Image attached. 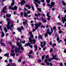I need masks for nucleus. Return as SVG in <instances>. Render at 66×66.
Instances as JSON below:
<instances>
[{
  "label": "nucleus",
  "instance_id": "39",
  "mask_svg": "<svg viewBox=\"0 0 66 66\" xmlns=\"http://www.w3.org/2000/svg\"><path fill=\"white\" fill-rule=\"evenodd\" d=\"M50 0H46V1L47 2V3H50Z\"/></svg>",
  "mask_w": 66,
  "mask_h": 66
},
{
  "label": "nucleus",
  "instance_id": "15",
  "mask_svg": "<svg viewBox=\"0 0 66 66\" xmlns=\"http://www.w3.org/2000/svg\"><path fill=\"white\" fill-rule=\"evenodd\" d=\"M29 34L30 35V36H31V37L33 38V35L32 34V32L30 31L29 32Z\"/></svg>",
  "mask_w": 66,
  "mask_h": 66
},
{
  "label": "nucleus",
  "instance_id": "3",
  "mask_svg": "<svg viewBox=\"0 0 66 66\" xmlns=\"http://www.w3.org/2000/svg\"><path fill=\"white\" fill-rule=\"evenodd\" d=\"M51 32L50 31V29H47L46 30V33H47V34H48L50 35H51V34L53 33V30H52V28H51Z\"/></svg>",
  "mask_w": 66,
  "mask_h": 66
},
{
  "label": "nucleus",
  "instance_id": "41",
  "mask_svg": "<svg viewBox=\"0 0 66 66\" xmlns=\"http://www.w3.org/2000/svg\"><path fill=\"white\" fill-rule=\"evenodd\" d=\"M21 49L22 50H24V48H23V47L22 46H21Z\"/></svg>",
  "mask_w": 66,
  "mask_h": 66
},
{
  "label": "nucleus",
  "instance_id": "43",
  "mask_svg": "<svg viewBox=\"0 0 66 66\" xmlns=\"http://www.w3.org/2000/svg\"><path fill=\"white\" fill-rule=\"evenodd\" d=\"M33 53V51H30V52L29 53V54H32Z\"/></svg>",
  "mask_w": 66,
  "mask_h": 66
},
{
  "label": "nucleus",
  "instance_id": "25",
  "mask_svg": "<svg viewBox=\"0 0 66 66\" xmlns=\"http://www.w3.org/2000/svg\"><path fill=\"white\" fill-rule=\"evenodd\" d=\"M27 22L24 21L23 22V24H24V26L28 25V24L26 23Z\"/></svg>",
  "mask_w": 66,
  "mask_h": 66
},
{
  "label": "nucleus",
  "instance_id": "11",
  "mask_svg": "<svg viewBox=\"0 0 66 66\" xmlns=\"http://www.w3.org/2000/svg\"><path fill=\"white\" fill-rule=\"evenodd\" d=\"M24 3H26V1L23 0H22L21 1V2L20 3L21 5H24Z\"/></svg>",
  "mask_w": 66,
  "mask_h": 66
},
{
  "label": "nucleus",
  "instance_id": "31",
  "mask_svg": "<svg viewBox=\"0 0 66 66\" xmlns=\"http://www.w3.org/2000/svg\"><path fill=\"white\" fill-rule=\"evenodd\" d=\"M17 30L20 33H21V31H21L22 30V28H18Z\"/></svg>",
  "mask_w": 66,
  "mask_h": 66
},
{
  "label": "nucleus",
  "instance_id": "5",
  "mask_svg": "<svg viewBox=\"0 0 66 66\" xmlns=\"http://www.w3.org/2000/svg\"><path fill=\"white\" fill-rule=\"evenodd\" d=\"M55 4V3L54 2H52L51 3V5L49 4H47V5L48 6H50V8H52V6H54Z\"/></svg>",
  "mask_w": 66,
  "mask_h": 66
},
{
  "label": "nucleus",
  "instance_id": "42",
  "mask_svg": "<svg viewBox=\"0 0 66 66\" xmlns=\"http://www.w3.org/2000/svg\"><path fill=\"white\" fill-rule=\"evenodd\" d=\"M59 34H61V33H63V32H62V31L60 30L59 31Z\"/></svg>",
  "mask_w": 66,
  "mask_h": 66
},
{
  "label": "nucleus",
  "instance_id": "16",
  "mask_svg": "<svg viewBox=\"0 0 66 66\" xmlns=\"http://www.w3.org/2000/svg\"><path fill=\"white\" fill-rule=\"evenodd\" d=\"M17 46H19V48H18V50H19L20 49V47L21 46H20V45H19V43H17Z\"/></svg>",
  "mask_w": 66,
  "mask_h": 66
},
{
  "label": "nucleus",
  "instance_id": "44",
  "mask_svg": "<svg viewBox=\"0 0 66 66\" xmlns=\"http://www.w3.org/2000/svg\"><path fill=\"white\" fill-rule=\"evenodd\" d=\"M55 46H56V44H53L52 45V46L53 47H55Z\"/></svg>",
  "mask_w": 66,
  "mask_h": 66
},
{
  "label": "nucleus",
  "instance_id": "52",
  "mask_svg": "<svg viewBox=\"0 0 66 66\" xmlns=\"http://www.w3.org/2000/svg\"><path fill=\"white\" fill-rule=\"evenodd\" d=\"M44 58H45V57H44V56H43L42 57V60H43L44 59Z\"/></svg>",
  "mask_w": 66,
  "mask_h": 66
},
{
  "label": "nucleus",
  "instance_id": "10",
  "mask_svg": "<svg viewBox=\"0 0 66 66\" xmlns=\"http://www.w3.org/2000/svg\"><path fill=\"white\" fill-rule=\"evenodd\" d=\"M65 17L62 18V21L63 23L65 22V21H66V15H64Z\"/></svg>",
  "mask_w": 66,
  "mask_h": 66
},
{
  "label": "nucleus",
  "instance_id": "47",
  "mask_svg": "<svg viewBox=\"0 0 66 66\" xmlns=\"http://www.w3.org/2000/svg\"><path fill=\"white\" fill-rule=\"evenodd\" d=\"M47 33H46L45 34V37H47V36H48V35L47 34Z\"/></svg>",
  "mask_w": 66,
  "mask_h": 66
},
{
  "label": "nucleus",
  "instance_id": "58",
  "mask_svg": "<svg viewBox=\"0 0 66 66\" xmlns=\"http://www.w3.org/2000/svg\"><path fill=\"white\" fill-rule=\"evenodd\" d=\"M14 51L13 50H11V52L12 53H14Z\"/></svg>",
  "mask_w": 66,
  "mask_h": 66
},
{
  "label": "nucleus",
  "instance_id": "21",
  "mask_svg": "<svg viewBox=\"0 0 66 66\" xmlns=\"http://www.w3.org/2000/svg\"><path fill=\"white\" fill-rule=\"evenodd\" d=\"M34 47L35 48V51H36L37 49V46L36 45H34Z\"/></svg>",
  "mask_w": 66,
  "mask_h": 66
},
{
  "label": "nucleus",
  "instance_id": "34",
  "mask_svg": "<svg viewBox=\"0 0 66 66\" xmlns=\"http://www.w3.org/2000/svg\"><path fill=\"white\" fill-rule=\"evenodd\" d=\"M1 44L3 46H5V44L4 43H1Z\"/></svg>",
  "mask_w": 66,
  "mask_h": 66
},
{
  "label": "nucleus",
  "instance_id": "45",
  "mask_svg": "<svg viewBox=\"0 0 66 66\" xmlns=\"http://www.w3.org/2000/svg\"><path fill=\"white\" fill-rule=\"evenodd\" d=\"M59 40H60V38H59V37H57V41H58V42H59Z\"/></svg>",
  "mask_w": 66,
  "mask_h": 66
},
{
  "label": "nucleus",
  "instance_id": "56",
  "mask_svg": "<svg viewBox=\"0 0 66 66\" xmlns=\"http://www.w3.org/2000/svg\"><path fill=\"white\" fill-rule=\"evenodd\" d=\"M30 11H29L26 14H30Z\"/></svg>",
  "mask_w": 66,
  "mask_h": 66
},
{
  "label": "nucleus",
  "instance_id": "48",
  "mask_svg": "<svg viewBox=\"0 0 66 66\" xmlns=\"http://www.w3.org/2000/svg\"><path fill=\"white\" fill-rule=\"evenodd\" d=\"M52 51H53V49L52 48L51 49L50 51V53H51V52H52Z\"/></svg>",
  "mask_w": 66,
  "mask_h": 66
},
{
  "label": "nucleus",
  "instance_id": "7",
  "mask_svg": "<svg viewBox=\"0 0 66 66\" xmlns=\"http://www.w3.org/2000/svg\"><path fill=\"white\" fill-rule=\"evenodd\" d=\"M9 9H11V10H17V7L15 5L14 7L13 8L12 7V6H10L9 7Z\"/></svg>",
  "mask_w": 66,
  "mask_h": 66
},
{
  "label": "nucleus",
  "instance_id": "13",
  "mask_svg": "<svg viewBox=\"0 0 66 66\" xmlns=\"http://www.w3.org/2000/svg\"><path fill=\"white\" fill-rule=\"evenodd\" d=\"M17 49V48H15V52H18V53H21L22 52L20 50H19L18 51H17L16 49Z\"/></svg>",
  "mask_w": 66,
  "mask_h": 66
},
{
  "label": "nucleus",
  "instance_id": "18",
  "mask_svg": "<svg viewBox=\"0 0 66 66\" xmlns=\"http://www.w3.org/2000/svg\"><path fill=\"white\" fill-rule=\"evenodd\" d=\"M11 14H10L9 15L7 14L6 15V17H7V18H9H9H10L11 17Z\"/></svg>",
  "mask_w": 66,
  "mask_h": 66
},
{
  "label": "nucleus",
  "instance_id": "19",
  "mask_svg": "<svg viewBox=\"0 0 66 66\" xmlns=\"http://www.w3.org/2000/svg\"><path fill=\"white\" fill-rule=\"evenodd\" d=\"M15 4V2H14V0H12V4H11V6H13L14 5V4Z\"/></svg>",
  "mask_w": 66,
  "mask_h": 66
},
{
  "label": "nucleus",
  "instance_id": "61",
  "mask_svg": "<svg viewBox=\"0 0 66 66\" xmlns=\"http://www.w3.org/2000/svg\"><path fill=\"white\" fill-rule=\"evenodd\" d=\"M53 29L54 30H55L56 29V28H55V27H54L53 28Z\"/></svg>",
  "mask_w": 66,
  "mask_h": 66
},
{
  "label": "nucleus",
  "instance_id": "32",
  "mask_svg": "<svg viewBox=\"0 0 66 66\" xmlns=\"http://www.w3.org/2000/svg\"><path fill=\"white\" fill-rule=\"evenodd\" d=\"M62 3H63L64 6H65V5H66V3H65V2L64 1H62Z\"/></svg>",
  "mask_w": 66,
  "mask_h": 66
},
{
  "label": "nucleus",
  "instance_id": "9",
  "mask_svg": "<svg viewBox=\"0 0 66 66\" xmlns=\"http://www.w3.org/2000/svg\"><path fill=\"white\" fill-rule=\"evenodd\" d=\"M7 7L6 6H5L3 8V9L2 10V12H3L4 13H6V11H6L7 9Z\"/></svg>",
  "mask_w": 66,
  "mask_h": 66
},
{
  "label": "nucleus",
  "instance_id": "63",
  "mask_svg": "<svg viewBox=\"0 0 66 66\" xmlns=\"http://www.w3.org/2000/svg\"><path fill=\"white\" fill-rule=\"evenodd\" d=\"M60 65L61 66H63V63H60Z\"/></svg>",
  "mask_w": 66,
  "mask_h": 66
},
{
  "label": "nucleus",
  "instance_id": "55",
  "mask_svg": "<svg viewBox=\"0 0 66 66\" xmlns=\"http://www.w3.org/2000/svg\"><path fill=\"white\" fill-rule=\"evenodd\" d=\"M45 62V63H47V59H46L45 61H44Z\"/></svg>",
  "mask_w": 66,
  "mask_h": 66
},
{
  "label": "nucleus",
  "instance_id": "49",
  "mask_svg": "<svg viewBox=\"0 0 66 66\" xmlns=\"http://www.w3.org/2000/svg\"><path fill=\"white\" fill-rule=\"evenodd\" d=\"M46 64L47 65H50V63H49V62H47Z\"/></svg>",
  "mask_w": 66,
  "mask_h": 66
},
{
  "label": "nucleus",
  "instance_id": "38",
  "mask_svg": "<svg viewBox=\"0 0 66 66\" xmlns=\"http://www.w3.org/2000/svg\"><path fill=\"white\" fill-rule=\"evenodd\" d=\"M23 20L24 21H25H25H26V22H28V21H27V19H23Z\"/></svg>",
  "mask_w": 66,
  "mask_h": 66
},
{
  "label": "nucleus",
  "instance_id": "33",
  "mask_svg": "<svg viewBox=\"0 0 66 66\" xmlns=\"http://www.w3.org/2000/svg\"><path fill=\"white\" fill-rule=\"evenodd\" d=\"M37 10L38 11L40 12L42 11V9H41L39 8H37Z\"/></svg>",
  "mask_w": 66,
  "mask_h": 66
},
{
  "label": "nucleus",
  "instance_id": "1",
  "mask_svg": "<svg viewBox=\"0 0 66 66\" xmlns=\"http://www.w3.org/2000/svg\"><path fill=\"white\" fill-rule=\"evenodd\" d=\"M6 20L7 21H8L7 24L6 26V27L7 28L8 30H10V31H12V28L13 27V24H12L11 25H10V22L11 21V19H10L9 18H7L6 19Z\"/></svg>",
  "mask_w": 66,
  "mask_h": 66
},
{
  "label": "nucleus",
  "instance_id": "30",
  "mask_svg": "<svg viewBox=\"0 0 66 66\" xmlns=\"http://www.w3.org/2000/svg\"><path fill=\"white\" fill-rule=\"evenodd\" d=\"M4 56H9V53H6V54H4Z\"/></svg>",
  "mask_w": 66,
  "mask_h": 66
},
{
  "label": "nucleus",
  "instance_id": "59",
  "mask_svg": "<svg viewBox=\"0 0 66 66\" xmlns=\"http://www.w3.org/2000/svg\"><path fill=\"white\" fill-rule=\"evenodd\" d=\"M41 1L42 2H45V1H44V0H41Z\"/></svg>",
  "mask_w": 66,
  "mask_h": 66
},
{
  "label": "nucleus",
  "instance_id": "26",
  "mask_svg": "<svg viewBox=\"0 0 66 66\" xmlns=\"http://www.w3.org/2000/svg\"><path fill=\"white\" fill-rule=\"evenodd\" d=\"M42 18V20L43 22H46L47 21H46V20L44 19V18Z\"/></svg>",
  "mask_w": 66,
  "mask_h": 66
},
{
  "label": "nucleus",
  "instance_id": "62",
  "mask_svg": "<svg viewBox=\"0 0 66 66\" xmlns=\"http://www.w3.org/2000/svg\"><path fill=\"white\" fill-rule=\"evenodd\" d=\"M62 42L61 40H60L58 42V43H60V42Z\"/></svg>",
  "mask_w": 66,
  "mask_h": 66
},
{
  "label": "nucleus",
  "instance_id": "50",
  "mask_svg": "<svg viewBox=\"0 0 66 66\" xmlns=\"http://www.w3.org/2000/svg\"><path fill=\"white\" fill-rule=\"evenodd\" d=\"M12 49H13L15 48V46L14 45H13L12 47Z\"/></svg>",
  "mask_w": 66,
  "mask_h": 66
},
{
  "label": "nucleus",
  "instance_id": "12",
  "mask_svg": "<svg viewBox=\"0 0 66 66\" xmlns=\"http://www.w3.org/2000/svg\"><path fill=\"white\" fill-rule=\"evenodd\" d=\"M47 16L48 17V18H47V19L48 20H50V16L49 15V14L48 13V12L47 13Z\"/></svg>",
  "mask_w": 66,
  "mask_h": 66
},
{
  "label": "nucleus",
  "instance_id": "28",
  "mask_svg": "<svg viewBox=\"0 0 66 66\" xmlns=\"http://www.w3.org/2000/svg\"><path fill=\"white\" fill-rule=\"evenodd\" d=\"M30 45V43H28L27 44L26 43L25 44V45L24 46L26 47V46H29V45Z\"/></svg>",
  "mask_w": 66,
  "mask_h": 66
},
{
  "label": "nucleus",
  "instance_id": "60",
  "mask_svg": "<svg viewBox=\"0 0 66 66\" xmlns=\"http://www.w3.org/2000/svg\"><path fill=\"white\" fill-rule=\"evenodd\" d=\"M53 57H54V58H56V55H55L54 56H53Z\"/></svg>",
  "mask_w": 66,
  "mask_h": 66
},
{
  "label": "nucleus",
  "instance_id": "57",
  "mask_svg": "<svg viewBox=\"0 0 66 66\" xmlns=\"http://www.w3.org/2000/svg\"><path fill=\"white\" fill-rule=\"evenodd\" d=\"M21 15V16H22L23 15V12H21L20 13Z\"/></svg>",
  "mask_w": 66,
  "mask_h": 66
},
{
  "label": "nucleus",
  "instance_id": "6",
  "mask_svg": "<svg viewBox=\"0 0 66 66\" xmlns=\"http://www.w3.org/2000/svg\"><path fill=\"white\" fill-rule=\"evenodd\" d=\"M36 2L37 3H38V4H40V1H38V0H35V2H34V3L35 4L36 7H38V5L37 3H36Z\"/></svg>",
  "mask_w": 66,
  "mask_h": 66
},
{
  "label": "nucleus",
  "instance_id": "40",
  "mask_svg": "<svg viewBox=\"0 0 66 66\" xmlns=\"http://www.w3.org/2000/svg\"><path fill=\"white\" fill-rule=\"evenodd\" d=\"M31 8L33 10V11H34V7L33 6V5H31Z\"/></svg>",
  "mask_w": 66,
  "mask_h": 66
},
{
  "label": "nucleus",
  "instance_id": "4",
  "mask_svg": "<svg viewBox=\"0 0 66 66\" xmlns=\"http://www.w3.org/2000/svg\"><path fill=\"white\" fill-rule=\"evenodd\" d=\"M29 42H30V43L31 44H32H32H34L36 42V40H35V39H34L33 40H31V37H29Z\"/></svg>",
  "mask_w": 66,
  "mask_h": 66
},
{
  "label": "nucleus",
  "instance_id": "23",
  "mask_svg": "<svg viewBox=\"0 0 66 66\" xmlns=\"http://www.w3.org/2000/svg\"><path fill=\"white\" fill-rule=\"evenodd\" d=\"M40 13H38V14H37L36 13L35 14V16H36V17H38V16H39V15H40Z\"/></svg>",
  "mask_w": 66,
  "mask_h": 66
},
{
  "label": "nucleus",
  "instance_id": "20",
  "mask_svg": "<svg viewBox=\"0 0 66 66\" xmlns=\"http://www.w3.org/2000/svg\"><path fill=\"white\" fill-rule=\"evenodd\" d=\"M38 39H43V36L41 35H39L38 37Z\"/></svg>",
  "mask_w": 66,
  "mask_h": 66
},
{
  "label": "nucleus",
  "instance_id": "24",
  "mask_svg": "<svg viewBox=\"0 0 66 66\" xmlns=\"http://www.w3.org/2000/svg\"><path fill=\"white\" fill-rule=\"evenodd\" d=\"M43 44V42H41L40 44H41V47H42V48H44V45H42Z\"/></svg>",
  "mask_w": 66,
  "mask_h": 66
},
{
  "label": "nucleus",
  "instance_id": "27",
  "mask_svg": "<svg viewBox=\"0 0 66 66\" xmlns=\"http://www.w3.org/2000/svg\"><path fill=\"white\" fill-rule=\"evenodd\" d=\"M11 56H15V53H11Z\"/></svg>",
  "mask_w": 66,
  "mask_h": 66
},
{
  "label": "nucleus",
  "instance_id": "53",
  "mask_svg": "<svg viewBox=\"0 0 66 66\" xmlns=\"http://www.w3.org/2000/svg\"><path fill=\"white\" fill-rule=\"evenodd\" d=\"M21 60L20 59H19L18 60V62H21Z\"/></svg>",
  "mask_w": 66,
  "mask_h": 66
},
{
  "label": "nucleus",
  "instance_id": "22",
  "mask_svg": "<svg viewBox=\"0 0 66 66\" xmlns=\"http://www.w3.org/2000/svg\"><path fill=\"white\" fill-rule=\"evenodd\" d=\"M23 15V16H24V17H27L28 16V15L27 14V13H24Z\"/></svg>",
  "mask_w": 66,
  "mask_h": 66
},
{
  "label": "nucleus",
  "instance_id": "36",
  "mask_svg": "<svg viewBox=\"0 0 66 66\" xmlns=\"http://www.w3.org/2000/svg\"><path fill=\"white\" fill-rule=\"evenodd\" d=\"M46 42L45 41H44L43 42V46H45L46 45Z\"/></svg>",
  "mask_w": 66,
  "mask_h": 66
},
{
  "label": "nucleus",
  "instance_id": "17",
  "mask_svg": "<svg viewBox=\"0 0 66 66\" xmlns=\"http://www.w3.org/2000/svg\"><path fill=\"white\" fill-rule=\"evenodd\" d=\"M21 43H22V44H24L25 43H26V41H21L20 42V45L21 46V45H22V44Z\"/></svg>",
  "mask_w": 66,
  "mask_h": 66
},
{
  "label": "nucleus",
  "instance_id": "64",
  "mask_svg": "<svg viewBox=\"0 0 66 66\" xmlns=\"http://www.w3.org/2000/svg\"><path fill=\"white\" fill-rule=\"evenodd\" d=\"M64 53H66V50H64Z\"/></svg>",
  "mask_w": 66,
  "mask_h": 66
},
{
  "label": "nucleus",
  "instance_id": "51",
  "mask_svg": "<svg viewBox=\"0 0 66 66\" xmlns=\"http://www.w3.org/2000/svg\"><path fill=\"white\" fill-rule=\"evenodd\" d=\"M29 46L30 47V48H33V46H32V45H29Z\"/></svg>",
  "mask_w": 66,
  "mask_h": 66
},
{
  "label": "nucleus",
  "instance_id": "14",
  "mask_svg": "<svg viewBox=\"0 0 66 66\" xmlns=\"http://www.w3.org/2000/svg\"><path fill=\"white\" fill-rule=\"evenodd\" d=\"M26 6L27 7H28V9H31V6H30V5H29L26 4Z\"/></svg>",
  "mask_w": 66,
  "mask_h": 66
},
{
  "label": "nucleus",
  "instance_id": "35",
  "mask_svg": "<svg viewBox=\"0 0 66 66\" xmlns=\"http://www.w3.org/2000/svg\"><path fill=\"white\" fill-rule=\"evenodd\" d=\"M4 30L7 33V29H6V27H5L4 29Z\"/></svg>",
  "mask_w": 66,
  "mask_h": 66
},
{
  "label": "nucleus",
  "instance_id": "54",
  "mask_svg": "<svg viewBox=\"0 0 66 66\" xmlns=\"http://www.w3.org/2000/svg\"><path fill=\"white\" fill-rule=\"evenodd\" d=\"M52 11H55V8H53L52 9Z\"/></svg>",
  "mask_w": 66,
  "mask_h": 66
},
{
  "label": "nucleus",
  "instance_id": "37",
  "mask_svg": "<svg viewBox=\"0 0 66 66\" xmlns=\"http://www.w3.org/2000/svg\"><path fill=\"white\" fill-rule=\"evenodd\" d=\"M41 28H43V29H44L45 28V27L44 26L42 25L40 27Z\"/></svg>",
  "mask_w": 66,
  "mask_h": 66
},
{
  "label": "nucleus",
  "instance_id": "46",
  "mask_svg": "<svg viewBox=\"0 0 66 66\" xmlns=\"http://www.w3.org/2000/svg\"><path fill=\"white\" fill-rule=\"evenodd\" d=\"M9 61L10 62H11H11H13V60L12 59H9Z\"/></svg>",
  "mask_w": 66,
  "mask_h": 66
},
{
  "label": "nucleus",
  "instance_id": "2",
  "mask_svg": "<svg viewBox=\"0 0 66 66\" xmlns=\"http://www.w3.org/2000/svg\"><path fill=\"white\" fill-rule=\"evenodd\" d=\"M35 29L33 30V31L32 32H35V31H36V29L37 30V29H38V28L39 27V26H40V25H42V23L41 22H38L37 23V24H35Z\"/></svg>",
  "mask_w": 66,
  "mask_h": 66
},
{
  "label": "nucleus",
  "instance_id": "8",
  "mask_svg": "<svg viewBox=\"0 0 66 66\" xmlns=\"http://www.w3.org/2000/svg\"><path fill=\"white\" fill-rule=\"evenodd\" d=\"M54 59L55 60H56V61H57V60H59V59L58 58H55L54 57H53L51 59H50V58H48V62H50L51 61V60H54Z\"/></svg>",
  "mask_w": 66,
  "mask_h": 66
},
{
  "label": "nucleus",
  "instance_id": "29",
  "mask_svg": "<svg viewBox=\"0 0 66 66\" xmlns=\"http://www.w3.org/2000/svg\"><path fill=\"white\" fill-rule=\"evenodd\" d=\"M4 32L2 31V35L1 36V37H4Z\"/></svg>",
  "mask_w": 66,
  "mask_h": 66
}]
</instances>
